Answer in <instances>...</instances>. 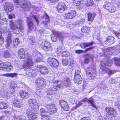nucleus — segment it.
<instances>
[{"instance_id": "obj_1", "label": "nucleus", "mask_w": 120, "mask_h": 120, "mask_svg": "<svg viewBox=\"0 0 120 120\" xmlns=\"http://www.w3.org/2000/svg\"><path fill=\"white\" fill-rule=\"evenodd\" d=\"M24 23L22 19H19L13 22L11 20L10 21L9 26L13 34H17L21 32L23 29L22 25Z\"/></svg>"}, {"instance_id": "obj_2", "label": "nucleus", "mask_w": 120, "mask_h": 120, "mask_svg": "<svg viewBox=\"0 0 120 120\" xmlns=\"http://www.w3.org/2000/svg\"><path fill=\"white\" fill-rule=\"evenodd\" d=\"M113 63L112 61V60H108L105 63H102L101 62V64L102 66L99 70L100 73L102 74L106 73H108L109 75H111L114 73L115 71H112L109 68H106L105 66H110L111 64Z\"/></svg>"}, {"instance_id": "obj_3", "label": "nucleus", "mask_w": 120, "mask_h": 120, "mask_svg": "<svg viewBox=\"0 0 120 120\" xmlns=\"http://www.w3.org/2000/svg\"><path fill=\"white\" fill-rule=\"evenodd\" d=\"M38 17L36 15L30 16L29 17H27V24L28 27V31L30 32L33 29L34 27L33 24V23L32 19H34L36 22L37 25H38L39 23V21L38 19Z\"/></svg>"}, {"instance_id": "obj_4", "label": "nucleus", "mask_w": 120, "mask_h": 120, "mask_svg": "<svg viewBox=\"0 0 120 120\" xmlns=\"http://www.w3.org/2000/svg\"><path fill=\"white\" fill-rule=\"evenodd\" d=\"M12 82H11V84L10 85L11 88L9 89L8 90V92L6 93V94L5 92V89L3 88H2L0 91V92L5 97L7 96L9 97L11 96V94L13 93L15 91V88L17 86V84H16L13 85Z\"/></svg>"}, {"instance_id": "obj_5", "label": "nucleus", "mask_w": 120, "mask_h": 120, "mask_svg": "<svg viewBox=\"0 0 120 120\" xmlns=\"http://www.w3.org/2000/svg\"><path fill=\"white\" fill-rule=\"evenodd\" d=\"M46 80L44 78L40 77L36 79V84L38 88H42L46 86Z\"/></svg>"}, {"instance_id": "obj_6", "label": "nucleus", "mask_w": 120, "mask_h": 120, "mask_svg": "<svg viewBox=\"0 0 120 120\" xmlns=\"http://www.w3.org/2000/svg\"><path fill=\"white\" fill-rule=\"evenodd\" d=\"M22 3L20 5L21 7L23 9L22 11L25 12L29 11L31 8L30 2L26 0H22Z\"/></svg>"}, {"instance_id": "obj_7", "label": "nucleus", "mask_w": 120, "mask_h": 120, "mask_svg": "<svg viewBox=\"0 0 120 120\" xmlns=\"http://www.w3.org/2000/svg\"><path fill=\"white\" fill-rule=\"evenodd\" d=\"M30 106L34 109L35 111L38 110L39 105L36 102V99L34 98L30 99L28 100Z\"/></svg>"}, {"instance_id": "obj_8", "label": "nucleus", "mask_w": 120, "mask_h": 120, "mask_svg": "<svg viewBox=\"0 0 120 120\" xmlns=\"http://www.w3.org/2000/svg\"><path fill=\"white\" fill-rule=\"evenodd\" d=\"M33 62L31 57H28L26 59L23 65V68H25L26 69L31 68V67L33 65Z\"/></svg>"}, {"instance_id": "obj_9", "label": "nucleus", "mask_w": 120, "mask_h": 120, "mask_svg": "<svg viewBox=\"0 0 120 120\" xmlns=\"http://www.w3.org/2000/svg\"><path fill=\"white\" fill-rule=\"evenodd\" d=\"M92 69L90 68H87L86 70L87 77L89 79H92L95 76V71L94 72Z\"/></svg>"}, {"instance_id": "obj_10", "label": "nucleus", "mask_w": 120, "mask_h": 120, "mask_svg": "<svg viewBox=\"0 0 120 120\" xmlns=\"http://www.w3.org/2000/svg\"><path fill=\"white\" fill-rule=\"evenodd\" d=\"M45 107L48 112L51 114H52L56 112L57 110L56 107L53 103L48 104L46 105Z\"/></svg>"}, {"instance_id": "obj_11", "label": "nucleus", "mask_w": 120, "mask_h": 120, "mask_svg": "<svg viewBox=\"0 0 120 120\" xmlns=\"http://www.w3.org/2000/svg\"><path fill=\"white\" fill-rule=\"evenodd\" d=\"M41 45V48L45 51H51L52 49L51 45L47 41H45L42 43Z\"/></svg>"}, {"instance_id": "obj_12", "label": "nucleus", "mask_w": 120, "mask_h": 120, "mask_svg": "<svg viewBox=\"0 0 120 120\" xmlns=\"http://www.w3.org/2000/svg\"><path fill=\"white\" fill-rule=\"evenodd\" d=\"M48 63L52 67L56 68L59 65V63L58 60L54 58H49L47 60Z\"/></svg>"}, {"instance_id": "obj_13", "label": "nucleus", "mask_w": 120, "mask_h": 120, "mask_svg": "<svg viewBox=\"0 0 120 120\" xmlns=\"http://www.w3.org/2000/svg\"><path fill=\"white\" fill-rule=\"evenodd\" d=\"M36 69L37 70L39 71L41 74L43 75H46L49 72V71L47 68L43 65H37Z\"/></svg>"}, {"instance_id": "obj_14", "label": "nucleus", "mask_w": 120, "mask_h": 120, "mask_svg": "<svg viewBox=\"0 0 120 120\" xmlns=\"http://www.w3.org/2000/svg\"><path fill=\"white\" fill-rule=\"evenodd\" d=\"M26 74L27 76L30 77H35L37 75V72L33 69H26Z\"/></svg>"}, {"instance_id": "obj_15", "label": "nucleus", "mask_w": 120, "mask_h": 120, "mask_svg": "<svg viewBox=\"0 0 120 120\" xmlns=\"http://www.w3.org/2000/svg\"><path fill=\"white\" fill-rule=\"evenodd\" d=\"M4 8L5 11L8 13L13 11L14 7L13 5L11 3L6 2L4 5Z\"/></svg>"}, {"instance_id": "obj_16", "label": "nucleus", "mask_w": 120, "mask_h": 120, "mask_svg": "<svg viewBox=\"0 0 120 120\" xmlns=\"http://www.w3.org/2000/svg\"><path fill=\"white\" fill-rule=\"evenodd\" d=\"M33 55L35 56L36 59L34 60L35 62H39L41 61L43 58L42 55L38 51L33 52Z\"/></svg>"}, {"instance_id": "obj_17", "label": "nucleus", "mask_w": 120, "mask_h": 120, "mask_svg": "<svg viewBox=\"0 0 120 120\" xmlns=\"http://www.w3.org/2000/svg\"><path fill=\"white\" fill-rule=\"evenodd\" d=\"M76 12L74 10H71L65 15V17L68 19H72L74 18L76 15Z\"/></svg>"}, {"instance_id": "obj_18", "label": "nucleus", "mask_w": 120, "mask_h": 120, "mask_svg": "<svg viewBox=\"0 0 120 120\" xmlns=\"http://www.w3.org/2000/svg\"><path fill=\"white\" fill-rule=\"evenodd\" d=\"M105 111L108 114L110 115L111 116L114 117L116 115V110L114 109L106 107L105 108Z\"/></svg>"}, {"instance_id": "obj_19", "label": "nucleus", "mask_w": 120, "mask_h": 120, "mask_svg": "<svg viewBox=\"0 0 120 120\" xmlns=\"http://www.w3.org/2000/svg\"><path fill=\"white\" fill-rule=\"evenodd\" d=\"M62 86V82L60 81L55 80L53 82V87L54 90H56L58 88H60Z\"/></svg>"}, {"instance_id": "obj_20", "label": "nucleus", "mask_w": 120, "mask_h": 120, "mask_svg": "<svg viewBox=\"0 0 120 120\" xmlns=\"http://www.w3.org/2000/svg\"><path fill=\"white\" fill-rule=\"evenodd\" d=\"M57 7L58 11L60 13H62L67 9V7L65 4L62 3H59Z\"/></svg>"}, {"instance_id": "obj_21", "label": "nucleus", "mask_w": 120, "mask_h": 120, "mask_svg": "<svg viewBox=\"0 0 120 120\" xmlns=\"http://www.w3.org/2000/svg\"><path fill=\"white\" fill-rule=\"evenodd\" d=\"M60 106L65 111L68 110L69 108L68 104L65 101L61 100L60 101Z\"/></svg>"}, {"instance_id": "obj_22", "label": "nucleus", "mask_w": 120, "mask_h": 120, "mask_svg": "<svg viewBox=\"0 0 120 120\" xmlns=\"http://www.w3.org/2000/svg\"><path fill=\"white\" fill-rule=\"evenodd\" d=\"M115 42V38L112 36H109L107 38L105 41V43L107 45H111L114 43Z\"/></svg>"}, {"instance_id": "obj_23", "label": "nucleus", "mask_w": 120, "mask_h": 120, "mask_svg": "<svg viewBox=\"0 0 120 120\" xmlns=\"http://www.w3.org/2000/svg\"><path fill=\"white\" fill-rule=\"evenodd\" d=\"M19 94L21 98H27L30 96L29 94L24 90L20 91L19 92Z\"/></svg>"}, {"instance_id": "obj_24", "label": "nucleus", "mask_w": 120, "mask_h": 120, "mask_svg": "<svg viewBox=\"0 0 120 120\" xmlns=\"http://www.w3.org/2000/svg\"><path fill=\"white\" fill-rule=\"evenodd\" d=\"M3 64L2 68H5L8 71H10L13 68V67L11 65V64L10 63L3 62Z\"/></svg>"}, {"instance_id": "obj_25", "label": "nucleus", "mask_w": 120, "mask_h": 120, "mask_svg": "<svg viewBox=\"0 0 120 120\" xmlns=\"http://www.w3.org/2000/svg\"><path fill=\"white\" fill-rule=\"evenodd\" d=\"M43 18L44 19H46V21H44L42 23L44 25V26L45 28H49L48 24L49 22V16L46 14H45L44 15Z\"/></svg>"}, {"instance_id": "obj_26", "label": "nucleus", "mask_w": 120, "mask_h": 120, "mask_svg": "<svg viewBox=\"0 0 120 120\" xmlns=\"http://www.w3.org/2000/svg\"><path fill=\"white\" fill-rule=\"evenodd\" d=\"M11 33H9L8 34L7 36L6 41L8 43L6 45L7 47H8L10 45V44L12 43V38H11Z\"/></svg>"}, {"instance_id": "obj_27", "label": "nucleus", "mask_w": 120, "mask_h": 120, "mask_svg": "<svg viewBox=\"0 0 120 120\" xmlns=\"http://www.w3.org/2000/svg\"><path fill=\"white\" fill-rule=\"evenodd\" d=\"M18 55L19 58L20 59H23L25 57V52L22 49H21L18 51Z\"/></svg>"}, {"instance_id": "obj_28", "label": "nucleus", "mask_w": 120, "mask_h": 120, "mask_svg": "<svg viewBox=\"0 0 120 120\" xmlns=\"http://www.w3.org/2000/svg\"><path fill=\"white\" fill-rule=\"evenodd\" d=\"M53 35L51 37V40L55 42L57 39L58 35V32L55 30H53L52 31Z\"/></svg>"}, {"instance_id": "obj_29", "label": "nucleus", "mask_w": 120, "mask_h": 120, "mask_svg": "<svg viewBox=\"0 0 120 120\" xmlns=\"http://www.w3.org/2000/svg\"><path fill=\"white\" fill-rule=\"evenodd\" d=\"M81 0H75L73 1V3L76 4L77 8L80 9L83 7V4L80 3Z\"/></svg>"}, {"instance_id": "obj_30", "label": "nucleus", "mask_w": 120, "mask_h": 120, "mask_svg": "<svg viewBox=\"0 0 120 120\" xmlns=\"http://www.w3.org/2000/svg\"><path fill=\"white\" fill-rule=\"evenodd\" d=\"M87 15L88 21L92 22L93 21L95 17L96 16V14L95 13L90 12Z\"/></svg>"}, {"instance_id": "obj_31", "label": "nucleus", "mask_w": 120, "mask_h": 120, "mask_svg": "<svg viewBox=\"0 0 120 120\" xmlns=\"http://www.w3.org/2000/svg\"><path fill=\"white\" fill-rule=\"evenodd\" d=\"M53 88H49L46 91V93L47 94V97L48 98H50L51 95L54 92V90H53Z\"/></svg>"}, {"instance_id": "obj_32", "label": "nucleus", "mask_w": 120, "mask_h": 120, "mask_svg": "<svg viewBox=\"0 0 120 120\" xmlns=\"http://www.w3.org/2000/svg\"><path fill=\"white\" fill-rule=\"evenodd\" d=\"M13 105L15 107L19 108L22 106V105L21 103L20 100H16L13 101Z\"/></svg>"}, {"instance_id": "obj_33", "label": "nucleus", "mask_w": 120, "mask_h": 120, "mask_svg": "<svg viewBox=\"0 0 120 120\" xmlns=\"http://www.w3.org/2000/svg\"><path fill=\"white\" fill-rule=\"evenodd\" d=\"M77 78H75V77H74V82L77 84H81L82 82V79L81 76H77Z\"/></svg>"}, {"instance_id": "obj_34", "label": "nucleus", "mask_w": 120, "mask_h": 120, "mask_svg": "<svg viewBox=\"0 0 120 120\" xmlns=\"http://www.w3.org/2000/svg\"><path fill=\"white\" fill-rule=\"evenodd\" d=\"M63 82L65 86H69L71 84V81L69 78L67 77L64 79Z\"/></svg>"}, {"instance_id": "obj_35", "label": "nucleus", "mask_w": 120, "mask_h": 120, "mask_svg": "<svg viewBox=\"0 0 120 120\" xmlns=\"http://www.w3.org/2000/svg\"><path fill=\"white\" fill-rule=\"evenodd\" d=\"M37 42L36 39L34 36H31L30 38L29 43L31 45H36Z\"/></svg>"}, {"instance_id": "obj_36", "label": "nucleus", "mask_w": 120, "mask_h": 120, "mask_svg": "<svg viewBox=\"0 0 120 120\" xmlns=\"http://www.w3.org/2000/svg\"><path fill=\"white\" fill-rule=\"evenodd\" d=\"M17 73H7L6 74H2L1 75V76L6 77H8L13 78L15 77L17 75Z\"/></svg>"}, {"instance_id": "obj_37", "label": "nucleus", "mask_w": 120, "mask_h": 120, "mask_svg": "<svg viewBox=\"0 0 120 120\" xmlns=\"http://www.w3.org/2000/svg\"><path fill=\"white\" fill-rule=\"evenodd\" d=\"M93 58V56L92 54H88L87 55V57L85 59V62L87 64L88 63L90 60H92Z\"/></svg>"}, {"instance_id": "obj_38", "label": "nucleus", "mask_w": 120, "mask_h": 120, "mask_svg": "<svg viewBox=\"0 0 120 120\" xmlns=\"http://www.w3.org/2000/svg\"><path fill=\"white\" fill-rule=\"evenodd\" d=\"M4 16V14L3 13H0V25L4 24V22L7 21V19L5 18H2Z\"/></svg>"}, {"instance_id": "obj_39", "label": "nucleus", "mask_w": 120, "mask_h": 120, "mask_svg": "<svg viewBox=\"0 0 120 120\" xmlns=\"http://www.w3.org/2000/svg\"><path fill=\"white\" fill-rule=\"evenodd\" d=\"M93 44L94 42H93L90 43H82L80 45V46L82 48H83L86 47L91 46Z\"/></svg>"}, {"instance_id": "obj_40", "label": "nucleus", "mask_w": 120, "mask_h": 120, "mask_svg": "<svg viewBox=\"0 0 120 120\" xmlns=\"http://www.w3.org/2000/svg\"><path fill=\"white\" fill-rule=\"evenodd\" d=\"M14 120H27L26 119L25 116L20 115L19 116H15Z\"/></svg>"}, {"instance_id": "obj_41", "label": "nucleus", "mask_w": 120, "mask_h": 120, "mask_svg": "<svg viewBox=\"0 0 120 120\" xmlns=\"http://www.w3.org/2000/svg\"><path fill=\"white\" fill-rule=\"evenodd\" d=\"M94 4V2L93 0H87L86 3V7H91Z\"/></svg>"}, {"instance_id": "obj_42", "label": "nucleus", "mask_w": 120, "mask_h": 120, "mask_svg": "<svg viewBox=\"0 0 120 120\" xmlns=\"http://www.w3.org/2000/svg\"><path fill=\"white\" fill-rule=\"evenodd\" d=\"M34 93L36 97H39L40 98H42V93L39 90H37L36 92H34Z\"/></svg>"}, {"instance_id": "obj_43", "label": "nucleus", "mask_w": 120, "mask_h": 120, "mask_svg": "<svg viewBox=\"0 0 120 120\" xmlns=\"http://www.w3.org/2000/svg\"><path fill=\"white\" fill-rule=\"evenodd\" d=\"M20 43V41L19 39L17 38H15L13 41L12 45L15 47H16L15 46L17 45Z\"/></svg>"}, {"instance_id": "obj_44", "label": "nucleus", "mask_w": 120, "mask_h": 120, "mask_svg": "<svg viewBox=\"0 0 120 120\" xmlns=\"http://www.w3.org/2000/svg\"><path fill=\"white\" fill-rule=\"evenodd\" d=\"M34 109L33 110H31L30 109H27L26 114L28 117L31 116L32 115H33L34 113Z\"/></svg>"}, {"instance_id": "obj_45", "label": "nucleus", "mask_w": 120, "mask_h": 120, "mask_svg": "<svg viewBox=\"0 0 120 120\" xmlns=\"http://www.w3.org/2000/svg\"><path fill=\"white\" fill-rule=\"evenodd\" d=\"M29 119L30 120H38V118L37 117V114L35 113L30 116L28 117Z\"/></svg>"}, {"instance_id": "obj_46", "label": "nucleus", "mask_w": 120, "mask_h": 120, "mask_svg": "<svg viewBox=\"0 0 120 120\" xmlns=\"http://www.w3.org/2000/svg\"><path fill=\"white\" fill-rule=\"evenodd\" d=\"M0 32L2 33V32H8L9 33H11L10 31H9V29L6 28H3L2 26H1L0 28Z\"/></svg>"}, {"instance_id": "obj_47", "label": "nucleus", "mask_w": 120, "mask_h": 120, "mask_svg": "<svg viewBox=\"0 0 120 120\" xmlns=\"http://www.w3.org/2000/svg\"><path fill=\"white\" fill-rule=\"evenodd\" d=\"M116 65L117 66H120V58L115 57L113 58Z\"/></svg>"}, {"instance_id": "obj_48", "label": "nucleus", "mask_w": 120, "mask_h": 120, "mask_svg": "<svg viewBox=\"0 0 120 120\" xmlns=\"http://www.w3.org/2000/svg\"><path fill=\"white\" fill-rule=\"evenodd\" d=\"M8 107L7 104L4 102L0 103V109H6Z\"/></svg>"}, {"instance_id": "obj_49", "label": "nucleus", "mask_w": 120, "mask_h": 120, "mask_svg": "<svg viewBox=\"0 0 120 120\" xmlns=\"http://www.w3.org/2000/svg\"><path fill=\"white\" fill-rule=\"evenodd\" d=\"M117 101L116 102L115 105L117 108L120 109V96L117 98Z\"/></svg>"}, {"instance_id": "obj_50", "label": "nucleus", "mask_w": 120, "mask_h": 120, "mask_svg": "<svg viewBox=\"0 0 120 120\" xmlns=\"http://www.w3.org/2000/svg\"><path fill=\"white\" fill-rule=\"evenodd\" d=\"M111 4L110 3H109L108 2H106L105 3V4L103 6V7L106 9L110 10V9H109V8H110L109 7L110 6H111Z\"/></svg>"}, {"instance_id": "obj_51", "label": "nucleus", "mask_w": 120, "mask_h": 120, "mask_svg": "<svg viewBox=\"0 0 120 120\" xmlns=\"http://www.w3.org/2000/svg\"><path fill=\"white\" fill-rule=\"evenodd\" d=\"M89 30V28L86 26H83L81 29L83 33H88Z\"/></svg>"}, {"instance_id": "obj_52", "label": "nucleus", "mask_w": 120, "mask_h": 120, "mask_svg": "<svg viewBox=\"0 0 120 120\" xmlns=\"http://www.w3.org/2000/svg\"><path fill=\"white\" fill-rule=\"evenodd\" d=\"M87 102L88 103H90L92 105L93 107L97 109V107L94 104V101L93 99L91 98H90L89 100L88 99Z\"/></svg>"}, {"instance_id": "obj_53", "label": "nucleus", "mask_w": 120, "mask_h": 120, "mask_svg": "<svg viewBox=\"0 0 120 120\" xmlns=\"http://www.w3.org/2000/svg\"><path fill=\"white\" fill-rule=\"evenodd\" d=\"M109 7L110 8L109 9H110V10H108L109 12H115L116 10V7L114 5H112L111 4V6H110Z\"/></svg>"}, {"instance_id": "obj_54", "label": "nucleus", "mask_w": 120, "mask_h": 120, "mask_svg": "<svg viewBox=\"0 0 120 120\" xmlns=\"http://www.w3.org/2000/svg\"><path fill=\"white\" fill-rule=\"evenodd\" d=\"M70 54L67 51H64L62 52L61 53V56L63 57H68L69 56Z\"/></svg>"}, {"instance_id": "obj_55", "label": "nucleus", "mask_w": 120, "mask_h": 120, "mask_svg": "<svg viewBox=\"0 0 120 120\" xmlns=\"http://www.w3.org/2000/svg\"><path fill=\"white\" fill-rule=\"evenodd\" d=\"M14 63L15 65L17 67H19L22 65L21 63L19 61L15 60Z\"/></svg>"}, {"instance_id": "obj_56", "label": "nucleus", "mask_w": 120, "mask_h": 120, "mask_svg": "<svg viewBox=\"0 0 120 120\" xmlns=\"http://www.w3.org/2000/svg\"><path fill=\"white\" fill-rule=\"evenodd\" d=\"M41 120H48L49 116L45 114H41Z\"/></svg>"}, {"instance_id": "obj_57", "label": "nucleus", "mask_w": 120, "mask_h": 120, "mask_svg": "<svg viewBox=\"0 0 120 120\" xmlns=\"http://www.w3.org/2000/svg\"><path fill=\"white\" fill-rule=\"evenodd\" d=\"M10 56V54L8 51H5L4 54V56L5 58H9Z\"/></svg>"}, {"instance_id": "obj_58", "label": "nucleus", "mask_w": 120, "mask_h": 120, "mask_svg": "<svg viewBox=\"0 0 120 120\" xmlns=\"http://www.w3.org/2000/svg\"><path fill=\"white\" fill-rule=\"evenodd\" d=\"M70 63L68 61V60L67 59H62V64L64 66H66L67 65L68 63Z\"/></svg>"}, {"instance_id": "obj_59", "label": "nucleus", "mask_w": 120, "mask_h": 120, "mask_svg": "<svg viewBox=\"0 0 120 120\" xmlns=\"http://www.w3.org/2000/svg\"><path fill=\"white\" fill-rule=\"evenodd\" d=\"M4 41V40L2 36V33L0 32V45L3 44Z\"/></svg>"}, {"instance_id": "obj_60", "label": "nucleus", "mask_w": 120, "mask_h": 120, "mask_svg": "<svg viewBox=\"0 0 120 120\" xmlns=\"http://www.w3.org/2000/svg\"><path fill=\"white\" fill-rule=\"evenodd\" d=\"M81 73L80 71L78 70H76L75 71V78H76L77 77V76H81Z\"/></svg>"}, {"instance_id": "obj_61", "label": "nucleus", "mask_w": 120, "mask_h": 120, "mask_svg": "<svg viewBox=\"0 0 120 120\" xmlns=\"http://www.w3.org/2000/svg\"><path fill=\"white\" fill-rule=\"evenodd\" d=\"M69 62H70V64L69 65V68H72V66L73 65V64L74 63V62L72 59L70 58L69 60Z\"/></svg>"}, {"instance_id": "obj_62", "label": "nucleus", "mask_w": 120, "mask_h": 120, "mask_svg": "<svg viewBox=\"0 0 120 120\" xmlns=\"http://www.w3.org/2000/svg\"><path fill=\"white\" fill-rule=\"evenodd\" d=\"M58 38L61 40L63 39L64 38L63 35L62 34L58 32Z\"/></svg>"}, {"instance_id": "obj_63", "label": "nucleus", "mask_w": 120, "mask_h": 120, "mask_svg": "<svg viewBox=\"0 0 120 120\" xmlns=\"http://www.w3.org/2000/svg\"><path fill=\"white\" fill-rule=\"evenodd\" d=\"M112 116H108L105 117V120H114L113 118H114V117H112Z\"/></svg>"}, {"instance_id": "obj_64", "label": "nucleus", "mask_w": 120, "mask_h": 120, "mask_svg": "<svg viewBox=\"0 0 120 120\" xmlns=\"http://www.w3.org/2000/svg\"><path fill=\"white\" fill-rule=\"evenodd\" d=\"M70 101L71 103L75 104L77 102V100L74 98H72L71 99Z\"/></svg>"}]
</instances>
